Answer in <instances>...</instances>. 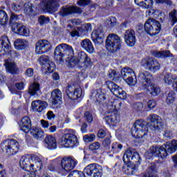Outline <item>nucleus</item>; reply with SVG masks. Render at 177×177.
<instances>
[{
    "instance_id": "nucleus-6",
    "label": "nucleus",
    "mask_w": 177,
    "mask_h": 177,
    "mask_svg": "<svg viewBox=\"0 0 177 177\" xmlns=\"http://www.w3.org/2000/svg\"><path fill=\"white\" fill-rule=\"evenodd\" d=\"M117 106L115 102H109L107 106L106 115L105 116V121L109 125H114L120 122V115L117 113Z\"/></svg>"
},
{
    "instance_id": "nucleus-2",
    "label": "nucleus",
    "mask_w": 177,
    "mask_h": 177,
    "mask_svg": "<svg viewBox=\"0 0 177 177\" xmlns=\"http://www.w3.org/2000/svg\"><path fill=\"white\" fill-rule=\"evenodd\" d=\"M151 78H153V75L148 71L141 72L138 75V81L144 91H146L152 96H157L161 93V89L151 83Z\"/></svg>"
},
{
    "instance_id": "nucleus-18",
    "label": "nucleus",
    "mask_w": 177,
    "mask_h": 177,
    "mask_svg": "<svg viewBox=\"0 0 177 177\" xmlns=\"http://www.w3.org/2000/svg\"><path fill=\"white\" fill-rule=\"evenodd\" d=\"M76 13L81 15V13H82V10H81L80 7L74 6L62 7L59 12V16H62V17H66L69 15H75Z\"/></svg>"
},
{
    "instance_id": "nucleus-26",
    "label": "nucleus",
    "mask_w": 177,
    "mask_h": 177,
    "mask_svg": "<svg viewBox=\"0 0 177 177\" xmlns=\"http://www.w3.org/2000/svg\"><path fill=\"white\" fill-rule=\"evenodd\" d=\"M91 38L95 44H100L104 38V32L102 28L95 30L91 33Z\"/></svg>"
},
{
    "instance_id": "nucleus-60",
    "label": "nucleus",
    "mask_w": 177,
    "mask_h": 177,
    "mask_svg": "<svg viewBox=\"0 0 177 177\" xmlns=\"http://www.w3.org/2000/svg\"><path fill=\"white\" fill-rule=\"evenodd\" d=\"M0 177H8V174H6V170L3 167V165L0 163Z\"/></svg>"
},
{
    "instance_id": "nucleus-34",
    "label": "nucleus",
    "mask_w": 177,
    "mask_h": 177,
    "mask_svg": "<svg viewBox=\"0 0 177 177\" xmlns=\"http://www.w3.org/2000/svg\"><path fill=\"white\" fill-rule=\"evenodd\" d=\"M153 27L151 28L152 31L149 32V35L151 37H154L156 35H158L160 34V31H161V24L155 19H153Z\"/></svg>"
},
{
    "instance_id": "nucleus-16",
    "label": "nucleus",
    "mask_w": 177,
    "mask_h": 177,
    "mask_svg": "<svg viewBox=\"0 0 177 177\" xmlns=\"http://www.w3.org/2000/svg\"><path fill=\"white\" fill-rule=\"evenodd\" d=\"M140 156L139 153L133 149H127L123 156L124 162H140Z\"/></svg>"
},
{
    "instance_id": "nucleus-25",
    "label": "nucleus",
    "mask_w": 177,
    "mask_h": 177,
    "mask_svg": "<svg viewBox=\"0 0 177 177\" xmlns=\"http://www.w3.org/2000/svg\"><path fill=\"white\" fill-rule=\"evenodd\" d=\"M20 130L28 133L32 129L31 128V119L28 116L22 118L19 123Z\"/></svg>"
},
{
    "instance_id": "nucleus-57",
    "label": "nucleus",
    "mask_w": 177,
    "mask_h": 177,
    "mask_svg": "<svg viewBox=\"0 0 177 177\" xmlns=\"http://www.w3.org/2000/svg\"><path fill=\"white\" fill-rule=\"evenodd\" d=\"M89 149L90 150H91L92 151H94V150H99L100 149V142H95L92 143L90 146H89Z\"/></svg>"
},
{
    "instance_id": "nucleus-32",
    "label": "nucleus",
    "mask_w": 177,
    "mask_h": 177,
    "mask_svg": "<svg viewBox=\"0 0 177 177\" xmlns=\"http://www.w3.org/2000/svg\"><path fill=\"white\" fill-rule=\"evenodd\" d=\"M134 2L138 6H140L144 9H150L153 8V0H134Z\"/></svg>"
},
{
    "instance_id": "nucleus-35",
    "label": "nucleus",
    "mask_w": 177,
    "mask_h": 177,
    "mask_svg": "<svg viewBox=\"0 0 177 177\" xmlns=\"http://www.w3.org/2000/svg\"><path fill=\"white\" fill-rule=\"evenodd\" d=\"M31 159L27 156H22L19 160V165L22 169L25 171H30V165Z\"/></svg>"
},
{
    "instance_id": "nucleus-51",
    "label": "nucleus",
    "mask_w": 177,
    "mask_h": 177,
    "mask_svg": "<svg viewBox=\"0 0 177 177\" xmlns=\"http://www.w3.org/2000/svg\"><path fill=\"white\" fill-rule=\"evenodd\" d=\"M48 107V102L45 101H41L40 103L39 104V108L37 109V113H42L44 109Z\"/></svg>"
},
{
    "instance_id": "nucleus-28",
    "label": "nucleus",
    "mask_w": 177,
    "mask_h": 177,
    "mask_svg": "<svg viewBox=\"0 0 177 177\" xmlns=\"http://www.w3.org/2000/svg\"><path fill=\"white\" fill-rule=\"evenodd\" d=\"M44 142L46 143V147L49 150H55V149H57V141H56V138L54 136H46Z\"/></svg>"
},
{
    "instance_id": "nucleus-29",
    "label": "nucleus",
    "mask_w": 177,
    "mask_h": 177,
    "mask_svg": "<svg viewBox=\"0 0 177 177\" xmlns=\"http://www.w3.org/2000/svg\"><path fill=\"white\" fill-rule=\"evenodd\" d=\"M80 46H82L86 52H88V53H95V48L93 47L92 41H91L89 39L82 40L80 43Z\"/></svg>"
},
{
    "instance_id": "nucleus-24",
    "label": "nucleus",
    "mask_w": 177,
    "mask_h": 177,
    "mask_svg": "<svg viewBox=\"0 0 177 177\" xmlns=\"http://www.w3.org/2000/svg\"><path fill=\"white\" fill-rule=\"evenodd\" d=\"M124 41L128 46H134L136 44V35L135 30H128L124 33Z\"/></svg>"
},
{
    "instance_id": "nucleus-15",
    "label": "nucleus",
    "mask_w": 177,
    "mask_h": 177,
    "mask_svg": "<svg viewBox=\"0 0 177 177\" xmlns=\"http://www.w3.org/2000/svg\"><path fill=\"white\" fill-rule=\"evenodd\" d=\"M40 5L42 10L50 12H55L60 8L59 0H41Z\"/></svg>"
},
{
    "instance_id": "nucleus-19",
    "label": "nucleus",
    "mask_w": 177,
    "mask_h": 177,
    "mask_svg": "<svg viewBox=\"0 0 177 177\" xmlns=\"http://www.w3.org/2000/svg\"><path fill=\"white\" fill-rule=\"evenodd\" d=\"M66 93L70 100H77L80 97H82V90L81 88H76L75 90L73 88V86L69 85L66 89Z\"/></svg>"
},
{
    "instance_id": "nucleus-39",
    "label": "nucleus",
    "mask_w": 177,
    "mask_h": 177,
    "mask_svg": "<svg viewBox=\"0 0 177 177\" xmlns=\"http://www.w3.org/2000/svg\"><path fill=\"white\" fill-rule=\"evenodd\" d=\"M9 21V17L6 12L3 10H0V26L2 27H6Z\"/></svg>"
},
{
    "instance_id": "nucleus-1",
    "label": "nucleus",
    "mask_w": 177,
    "mask_h": 177,
    "mask_svg": "<svg viewBox=\"0 0 177 177\" xmlns=\"http://www.w3.org/2000/svg\"><path fill=\"white\" fill-rule=\"evenodd\" d=\"M65 48V57L64 59L67 62L69 68H73L75 66H80V63H83L86 67L91 64V58L84 52L80 53L79 57H76L74 56V49L71 46L66 44Z\"/></svg>"
},
{
    "instance_id": "nucleus-48",
    "label": "nucleus",
    "mask_w": 177,
    "mask_h": 177,
    "mask_svg": "<svg viewBox=\"0 0 177 177\" xmlns=\"http://www.w3.org/2000/svg\"><path fill=\"white\" fill-rule=\"evenodd\" d=\"M169 19L173 23V24H175V23H177V12H176V10H173L171 12H169Z\"/></svg>"
},
{
    "instance_id": "nucleus-42",
    "label": "nucleus",
    "mask_w": 177,
    "mask_h": 177,
    "mask_svg": "<svg viewBox=\"0 0 177 177\" xmlns=\"http://www.w3.org/2000/svg\"><path fill=\"white\" fill-rule=\"evenodd\" d=\"M34 9H35V7H34V5L32 3H28L24 4V12L25 15H27L28 16H31V15H32V12H34Z\"/></svg>"
},
{
    "instance_id": "nucleus-13",
    "label": "nucleus",
    "mask_w": 177,
    "mask_h": 177,
    "mask_svg": "<svg viewBox=\"0 0 177 177\" xmlns=\"http://www.w3.org/2000/svg\"><path fill=\"white\" fill-rule=\"evenodd\" d=\"M2 52L9 53L12 57H19L20 56L16 51L11 50L10 41H9V39L6 36H2L0 38V53H2Z\"/></svg>"
},
{
    "instance_id": "nucleus-30",
    "label": "nucleus",
    "mask_w": 177,
    "mask_h": 177,
    "mask_svg": "<svg viewBox=\"0 0 177 177\" xmlns=\"http://www.w3.org/2000/svg\"><path fill=\"white\" fill-rule=\"evenodd\" d=\"M124 164H126L124 174L126 175H133V172L136 170V165H139L140 162H124Z\"/></svg>"
},
{
    "instance_id": "nucleus-61",
    "label": "nucleus",
    "mask_w": 177,
    "mask_h": 177,
    "mask_svg": "<svg viewBox=\"0 0 177 177\" xmlns=\"http://www.w3.org/2000/svg\"><path fill=\"white\" fill-rule=\"evenodd\" d=\"M102 145L106 149H109L110 145H111V140L110 138H106L105 140H103Z\"/></svg>"
},
{
    "instance_id": "nucleus-20",
    "label": "nucleus",
    "mask_w": 177,
    "mask_h": 177,
    "mask_svg": "<svg viewBox=\"0 0 177 177\" xmlns=\"http://www.w3.org/2000/svg\"><path fill=\"white\" fill-rule=\"evenodd\" d=\"M142 64L147 70L152 71V73H156L160 70V63L153 58L144 60Z\"/></svg>"
},
{
    "instance_id": "nucleus-43",
    "label": "nucleus",
    "mask_w": 177,
    "mask_h": 177,
    "mask_svg": "<svg viewBox=\"0 0 177 177\" xmlns=\"http://www.w3.org/2000/svg\"><path fill=\"white\" fill-rule=\"evenodd\" d=\"M153 55L155 56V57H171V56H172V54H171V53L168 50H164V51H156L155 53H153Z\"/></svg>"
},
{
    "instance_id": "nucleus-3",
    "label": "nucleus",
    "mask_w": 177,
    "mask_h": 177,
    "mask_svg": "<svg viewBox=\"0 0 177 177\" xmlns=\"http://www.w3.org/2000/svg\"><path fill=\"white\" fill-rule=\"evenodd\" d=\"M102 172H103V167L100 165L92 163L84 169V172L74 171L70 173L67 177H102Z\"/></svg>"
},
{
    "instance_id": "nucleus-63",
    "label": "nucleus",
    "mask_w": 177,
    "mask_h": 177,
    "mask_svg": "<svg viewBox=\"0 0 177 177\" xmlns=\"http://www.w3.org/2000/svg\"><path fill=\"white\" fill-rule=\"evenodd\" d=\"M133 108L138 111L143 110V104L142 102H137L134 104Z\"/></svg>"
},
{
    "instance_id": "nucleus-40",
    "label": "nucleus",
    "mask_w": 177,
    "mask_h": 177,
    "mask_svg": "<svg viewBox=\"0 0 177 177\" xmlns=\"http://www.w3.org/2000/svg\"><path fill=\"white\" fill-rule=\"evenodd\" d=\"M165 148L169 151V153H175L177 150V140H174L170 142L165 144Z\"/></svg>"
},
{
    "instance_id": "nucleus-5",
    "label": "nucleus",
    "mask_w": 177,
    "mask_h": 177,
    "mask_svg": "<svg viewBox=\"0 0 177 177\" xmlns=\"http://www.w3.org/2000/svg\"><path fill=\"white\" fill-rule=\"evenodd\" d=\"M131 135L133 138H143L147 135L149 129L147 123L143 120H137L131 127Z\"/></svg>"
},
{
    "instance_id": "nucleus-59",
    "label": "nucleus",
    "mask_w": 177,
    "mask_h": 177,
    "mask_svg": "<svg viewBox=\"0 0 177 177\" xmlns=\"http://www.w3.org/2000/svg\"><path fill=\"white\" fill-rule=\"evenodd\" d=\"M148 171V174H144L143 177H158V176L154 173V171L151 169V168H149Z\"/></svg>"
},
{
    "instance_id": "nucleus-9",
    "label": "nucleus",
    "mask_w": 177,
    "mask_h": 177,
    "mask_svg": "<svg viewBox=\"0 0 177 177\" xmlns=\"http://www.w3.org/2000/svg\"><path fill=\"white\" fill-rule=\"evenodd\" d=\"M148 121H150L149 128L151 131H153V132H161L165 127L164 120H162L160 116L154 113L149 115Z\"/></svg>"
},
{
    "instance_id": "nucleus-8",
    "label": "nucleus",
    "mask_w": 177,
    "mask_h": 177,
    "mask_svg": "<svg viewBox=\"0 0 177 177\" xmlns=\"http://www.w3.org/2000/svg\"><path fill=\"white\" fill-rule=\"evenodd\" d=\"M1 147L3 151H6L7 156H14V154L18 153L20 145L17 140L10 139L4 140L1 143Z\"/></svg>"
},
{
    "instance_id": "nucleus-17",
    "label": "nucleus",
    "mask_w": 177,
    "mask_h": 177,
    "mask_svg": "<svg viewBox=\"0 0 177 177\" xmlns=\"http://www.w3.org/2000/svg\"><path fill=\"white\" fill-rule=\"evenodd\" d=\"M52 48V44L48 40H39L35 46V53L37 55H44L49 52Z\"/></svg>"
},
{
    "instance_id": "nucleus-7",
    "label": "nucleus",
    "mask_w": 177,
    "mask_h": 177,
    "mask_svg": "<svg viewBox=\"0 0 177 177\" xmlns=\"http://www.w3.org/2000/svg\"><path fill=\"white\" fill-rule=\"evenodd\" d=\"M106 48L111 53H115L121 48V38L115 34H109L106 40Z\"/></svg>"
},
{
    "instance_id": "nucleus-45",
    "label": "nucleus",
    "mask_w": 177,
    "mask_h": 177,
    "mask_svg": "<svg viewBox=\"0 0 177 177\" xmlns=\"http://www.w3.org/2000/svg\"><path fill=\"white\" fill-rule=\"evenodd\" d=\"M154 22V19H149L145 24V30L147 34H150L151 31H153V24Z\"/></svg>"
},
{
    "instance_id": "nucleus-55",
    "label": "nucleus",
    "mask_w": 177,
    "mask_h": 177,
    "mask_svg": "<svg viewBox=\"0 0 177 177\" xmlns=\"http://www.w3.org/2000/svg\"><path fill=\"white\" fill-rule=\"evenodd\" d=\"M83 139L84 141L86 142H93V140H95V139H96V136H95V134H90V135H85L83 137Z\"/></svg>"
},
{
    "instance_id": "nucleus-49",
    "label": "nucleus",
    "mask_w": 177,
    "mask_h": 177,
    "mask_svg": "<svg viewBox=\"0 0 177 177\" xmlns=\"http://www.w3.org/2000/svg\"><path fill=\"white\" fill-rule=\"evenodd\" d=\"M164 81L167 85H171L175 81V77L172 75L167 74L164 77Z\"/></svg>"
},
{
    "instance_id": "nucleus-36",
    "label": "nucleus",
    "mask_w": 177,
    "mask_h": 177,
    "mask_svg": "<svg viewBox=\"0 0 177 177\" xmlns=\"http://www.w3.org/2000/svg\"><path fill=\"white\" fill-rule=\"evenodd\" d=\"M132 75L135 77V71H133L132 68L126 67L121 70V76L122 77L123 80H125Z\"/></svg>"
},
{
    "instance_id": "nucleus-14",
    "label": "nucleus",
    "mask_w": 177,
    "mask_h": 177,
    "mask_svg": "<svg viewBox=\"0 0 177 177\" xmlns=\"http://www.w3.org/2000/svg\"><path fill=\"white\" fill-rule=\"evenodd\" d=\"M106 84L109 89H110V91L115 95V96L122 100L127 98V93L124 91L122 88L115 83L111 81H107Z\"/></svg>"
},
{
    "instance_id": "nucleus-22",
    "label": "nucleus",
    "mask_w": 177,
    "mask_h": 177,
    "mask_svg": "<svg viewBox=\"0 0 177 177\" xmlns=\"http://www.w3.org/2000/svg\"><path fill=\"white\" fill-rule=\"evenodd\" d=\"M12 31L15 34H18V35H22L24 37H28L30 35V30L19 23L12 24Z\"/></svg>"
},
{
    "instance_id": "nucleus-12",
    "label": "nucleus",
    "mask_w": 177,
    "mask_h": 177,
    "mask_svg": "<svg viewBox=\"0 0 177 177\" xmlns=\"http://www.w3.org/2000/svg\"><path fill=\"white\" fill-rule=\"evenodd\" d=\"M39 63L41 66V70L44 74H50L56 68V65L46 55H41L39 58Z\"/></svg>"
},
{
    "instance_id": "nucleus-44",
    "label": "nucleus",
    "mask_w": 177,
    "mask_h": 177,
    "mask_svg": "<svg viewBox=\"0 0 177 177\" xmlns=\"http://www.w3.org/2000/svg\"><path fill=\"white\" fill-rule=\"evenodd\" d=\"M79 32H81L82 35H86L88 32L92 31V25L91 24H86L83 28H78Z\"/></svg>"
},
{
    "instance_id": "nucleus-31",
    "label": "nucleus",
    "mask_w": 177,
    "mask_h": 177,
    "mask_svg": "<svg viewBox=\"0 0 177 177\" xmlns=\"http://www.w3.org/2000/svg\"><path fill=\"white\" fill-rule=\"evenodd\" d=\"M30 133L35 139H43L45 136V133L41 129L38 127H33L30 130Z\"/></svg>"
},
{
    "instance_id": "nucleus-21",
    "label": "nucleus",
    "mask_w": 177,
    "mask_h": 177,
    "mask_svg": "<svg viewBox=\"0 0 177 177\" xmlns=\"http://www.w3.org/2000/svg\"><path fill=\"white\" fill-rule=\"evenodd\" d=\"M41 169H42V159L37 156H31L29 171L37 172Z\"/></svg>"
},
{
    "instance_id": "nucleus-54",
    "label": "nucleus",
    "mask_w": 177,
    "mask_h": 177,
    "mask_svg": "<svg viewBox=\"0 0 177 177\" xmlns=\"http://www.w3.org/2000/svg\"><path fill=\"white\" fill-rule=\"evenodd\" d=\"M84 120H86L87 122H92L93 121V116L92 115V113L89 111H86L84 113Z\"/></svg>"
},
{
    "instance_id": "nucleus-50",
    "label": "nucleus",
    "mask_w": 177,
    "mask_h": 177,
    "mask_svg": "<svg viewBox=\"0 0 177 177\" xmlns=\"http://www.w3.org/2000/svg\"><path fill=\"white\" fill-rule=\"evenodd\" d=\"M124 81L128 84V85H135L137 82L136 80V75L133 76V75H131L129 77H127V79L124 80Z\"/></svg>"
},
{
    "instance_id": "nucleus-27",
    "label": "nucleus",
    "mask_w": 177,
    "mask_h": 177,
    "mask_svg": "<svg viewBox=\"0 0 177 177\" xmlns=\"http://www.w3.org/2000/svg\"><path fill=\"white\" fill-rule=\"evenodd\" d=\"M62 98L63 94L60 90L56 88L51 92L50 101L52 104H59V103H62Z\"/></svg>"
},
{
    "instance_id": "nucleus-56",
    "label": "nucleus",
    "mask_w": 177,
    "mask_h": 177,
    "mask_svg": "<svg viewBox=\"0 0 177 177\" xmlns=\"http://www.w3.org/2000/svg\"><path fill=\"white\" fill-rule=\"evenodd\" d=\"M39 103H41V100H39L32 102L31 107L32 110H35V111H38V109H39Z\"/></svg>"
},
{
    "instance_id": "nucleus-58",
    "label": "nucleus",
    "mask_w": 177,
    "mask_h": 177,
    "mask_svg": "<svg viewBox=\"0 0 177 177\" xmlns=\"http://www.w3.org/2000/svg\"><path fill=\"white\" fill-rule=\"evenodd\" d=\"M11 8L12 9V10H14V12H19V10H21V5L19 2H17V3H12L11 4Z\"/></svg>"
},
{
    "instance_id": "nucleus-37",
    "label": "nucleus",
    "mask_w": 177,
    "mask_h": 177,
    "mask_svg": "<svg viewBox=\"0 0 177 177\" xmlns=\"http://www.w3.org/2000/svg\"><path fill=\"white\" fill-rule=\"evenodd\" d=\"M92 97L96 99L98 102H104L106 100V95L102 91V90L98 89L97 91H94L91 95Z\"/></svg>"
},
{
    "instance_id": "nucleus-47",
    "label": "nucleus",
    "mask_w": 177,
    "mask_h": 177,
    "mask_svg": "<svg viewBox=\"0 0 177 177\" xmlns=\"http://www.w3.org/2000/svg\"><path fill=\"white\" fill-rule=\"evenodd\" d=\"M111 150L113 153L118 154V153H120V151L122 150V145L118 142H113L111 145Z\"/></svg>"
},
{
    "instance_id": "nucleus-46",
    "label": "nucleus",
    "mask_w": 177,
    "mask_h": 177,
    "mask_svg": "<svg viewBox=\"0 0 177 177\" xmlns=\"http://www.w3.org/2000/svg\"><path fill=\"white\" fill-rule=\"evenodd\" d=\"M175 99H176V94L173 91H170L166 97L167 104H172L175 102Z\"/></svg>"
},
{
    "instance_id": "nucleus-10",
    "label": "nucleus",
    "mask_w": 177,
    "mask_h": 177,
    "mask_svg": "<svg viewBox=\"0 0 177 177\" xmlns=\"http://www.w3.org/2000/svg\"><path fill=\"white\" fill-rule=\"evenodd\" d=\"M164 146L151 147L149 151L145 153V156H149L147 158L150 159L151 157H158V158H162V160L167 158L168 153L167 152L165 145Z\"/></svg>"
},
{
    "instance_id": "nucleus-33",
    "label": "nucleus",
    "mask_w": 177,
    "mask_h": 177,
    "mask_svg": "<svg viewBox=\"0 0 177 177\" xmlns=\"http://www.w3.org/2000/svg\"><path fill=\"white\" fill-rule=\"evenodd\" d=\"M14 46L17 50H23L28 46V41L25 39H17L14 42Z\"/></svg>"
},
{
    "instance_id": "nucleus-64",
    "label": "nucleus",
    "mask_w": 177,
    "mask_h": 177,
    "mask_svg": "<svg viewBox=\"0 0 177 177\" xmlns=\"http://www.w3.org/2000/svg\"><path fill=\"white\" fill-rule=\"evenodd\" d=\"M108 77L114 80L117 77V72L115 70H109Z\"/></svg>"
},
{
    "instance_id": "nucleus-11",
    "label": "nucleus",
    "mask_w": 177,
    "mask_h": 177,
    "mask_svg": "<svg viewBox=\"0 0 177 177\" xmlns=\"http://www.w3.org/2000/svg\"><path fill=\"white\" fill-rule=\"evenodd\" d=\"M78 162L71 156H64L61 161V172L68 174L70 171H73L77 167Z\"/></svg>"
},
{
    "instance_id": "nucleus-52",
    "label": "nucleus",
    "mask_w": 177,
    "mask_h": 177,
    "mask_svg": "<svg viewBox=\"0 0 177 177\" xmlns=\"http://www.w3.org/2000/svg\"><path fill=\"white\" fill-rule=\"evenodd\" d=\"M38 20L41 26H44V24H48V23H49V21H50L49 17H46L44 15L40 16Z\"/></svg>"
},
{
    "instance_id": "nucleus-62",
    "label": "nucleus",
    "mask_w": 177,
    "mask_h": 177,
    "mask_svg": "<svg viewBox=\"0 0 177 177\" xmlns=\"http://www.w3.org/2000/svg\"><path fill=\"white\" fill-rule=\"evenodd\" d=\"M147 106L149 109H155L157 106V102L153 100L148 101Z\"/></svg>"
},
{
    "instance_id": "nucleus-41",
    "label": "nucleus",
    "mask_w": 177,
    "mask_h": 177,
    "mask_svg": "<svg viewBox=\"0 0 177 177\" xmlns=\"http://www.w3.org/2000/svg\"><path fill=\"white\" fill-rule=\"evenodd\" d=\"M39 92H41V90L39 89V84L38 83H33L30 86L28 93L32 95V96H34V95H38Z\"/></svg>"
},
{
    "instance_id": "nucleus-4",
    "label": "nucleus",
    "mask_w": 177,
    "mask_h": 177,
    "mask_svg": "<svg viewBox=\"0 0 177 177\" xmlns=\"http://www.w3.org/2000/svg\"><path fill=\"white\" fill-rule=\"evenodd\" d=\"M59 144L64 147H74L78 146V138L75 135V131L68 129L59 140Z\"/></svg>"
},
{
    "instance_id": "nucleus-53",
    "label": "nucleus",
    "mask_w": 177,
    "mask_h": 177,
    "mask_svg": "<svg viewBox=\"0 0 177 177\" xmlns=\"http://www.w3.org/2000/svg\"><path fill=\"white\" fill-rule=\"evenodd\" d=\"M171 171H172V169H171V168L164 169L161 171L162 176L164 177H171L172 173H171Z\"/></svg>"
},
{
    "instance_id": "nucleus-38",
    "label": "nucleus",
    "mask_w": 177,
    "mask_h": 177,
    "mask_svg": "<svg viewBox=\"0 0 177 177\" xmlns=\"http://www.w3.org/2000/svg\"><path fill=\"white\" fill-rule=\"evenodd\" d=\"M6 71L11 74H16L17 71V68H16V65L13 62H10L8 59L5 60V64Z\"/></svg>"
},
{
    "instance_id": "nucleus-23",
    "label": "nucleus",
    "mask_w": 177,
    "mask_h": 177,
    "mask_svg": "<svg viewBox=\"0 0 177 177\" xmlns=\"http://www.w3.org/2000/svg\"><path fill=\"white\" fill-rule=\"evenodd\" d=\"M66 48H67V44H63L58 45L54 52V57L56 60H59L62 62L64 57H66Z\"/></svg>"
}]
</instances>
